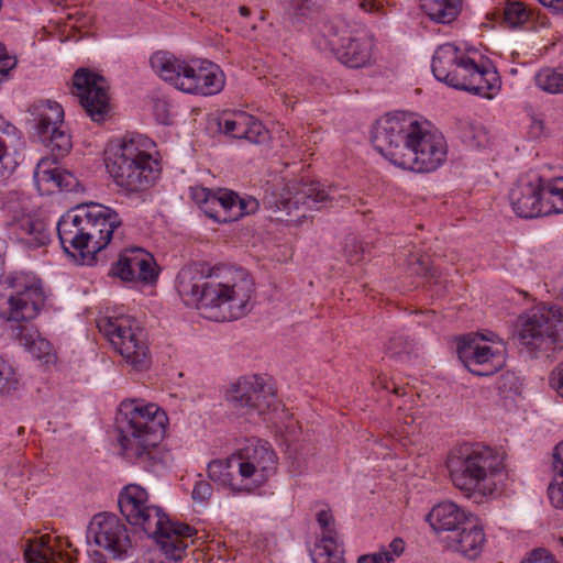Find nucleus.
I'll return each instance as SVG.
<instances>
[{
	"label": "nucleus",
	"mask_w": 563,
	"mask_h": 563,
	"mask_svg": "<svg viewBox=\"0 0 563 563\" xmlns=\"http://www.w3.org/2000/svg\"><path fill=\"white\" fill-rule=\"evenodd\" d=\"M88 541L108 551L112 559L121 560L131 548L125 525L113 514L96 515L87 531Z\"/></svg>",
	"instance_id": "16"
},
{
	"label": "nucleus",
	"mask_w": 563,
	"mask_h": 563,
	"mask_svg": "<svg viewBox=\"0 0 563 563\" xmlns=\"http://www.w3.org/2000/svg\"><path fill=\"white\" fill-rule=\"evenodd\" d=\"M152 69L177 89L194 95L212 96L224 87V74L210 60L177 58L169 52L158 51L150 58Z\"/></svg>",
	"instance_id": "5"
},
{
	"label": "nucleus",
	"mask_w": 563,
	"mask_h": 563,
	"mask_svg": "<svg viewBox=\"0 0 563 563\" xmlns=\"http://www.w3.org/2000/svg\"><path fill=\"white\" fill-rule=\"evenodd\" d=\"M258 209V201L253 197L235 198V208L233 213V221L239 220L241 217L252 214Z\"/></svg>",
	"instance_id": "46"
},
{
	"label": "nucleus",
	"mask_w": 563,
	"mask_h": 563,
	"mask_svg": "<svg viewBox=\"0 0 563 563\" xmlns=\"http://www.w3.org/2000/svg\"><path fill=\"white\" fill-rule=\"evenodd\" d=\"M477 64L463 52V60L455 66L454 71L450 75L448 80L444 82L449 87L459 90L467 91L470 81L473 77V70H475Z\"/></svg>",
	"instance_id": "38"
},
{
	"label": "nucleus",
	"mask_w": 563,
	"mask_h": 563,
	"mask_svg": "<svg viewBox=\"0 0 563 563\" xmlns=\"http://www.w3.org/2000/svg\"><path fill=\"white\" fill-rule=\"evenodd\" d=\"M405 550V542L400 538H395L387 547H383L379 551L391 559V563L399 558Z\"/></svg>",
	"instance_id": "51"
},
{
	"label": "nucleus",
	"mask_w": 563,
	"mask_h": 563,
	"mask_svg": "<svg viewBox=\"0 0 563 563\" xmlns=\"http://www.w3.org/2000/svg\"><path fill=\"white\" fill-rule=\"evenodd\" d=\"M236 467V456L231 455L225 460H213L208 464V477L222 486H228L233 492H243L241 479H236L232 468Z\"/></svg>",
	"instance_id": "33"
},
{
	"label": "nucleus",
	"mask_w": 563,
	"mask_h": 563,
	"mask_svg": "<svg viewBox=\"0 0 563 563\" xmlns=\"http://www.w3.org/2000/svg\"><path fill=\"white\" fill-rule=\"evenodd\" d=\"M357 563H391V559L384 552L377 551L361 555Z\"/></svg>",
	"instance_id": "53"
},
{
	"label": "nucleus",
	"mask_w": 563,
	"mask_h": 563,
	"mask_svg": "<svg viewBox=\"0 0 563 563\" xmlns=\"http://www.w3.org/2000/svg\"><path fill=\"white\" fill-rule=\"evenodd\" d=\"M111 273L124 282L151 283L157 277L153 257L141 247L124 250Z\"/></svg>",
	"instance_id": "21"
},
{
	"label": "nucleus",
	"mask_w": 563,
	"mask_h": 563,
	"mask_svg": "<svg viewBox=\"0 0 563 563\" xmlns=\"http://www.w3.org/2000/svg\"><path fill=\"white\" fill-rule=\"evenodd\" d=\"M422 123L415 113L397 111L386 114L377 121L372 143L377 152L399 166Z\"/></svg>",
	"instance_id": "8"
},
{
	"label": "nucleus",
	"mask_w": 563,
	"mask_h": 563,
	"mask_svg": "<svg viewBox=\"0 0 563 563\" xmlns=\"http://www.w3.org/2000/svg\"><path fill=\"white\" fill-rule=\"evenodd\" d=\"M4 283L12 289L7 300L8 320L20 322L34 319L45 302L42 287L27 283L23 276H8Z\"/></svg>",
	"instance_id": "17"
},
{
	"label": "nucleus",
	"mask_w": 563,
	"mask_h": 563,
	"mask_svg": "<svg viewBox=\"0 0 563 563\" xmlns=\"http://www.w3.org/2000/svg\"><path fill=\"white\" fill-rule=\"evenodd\" d=\"M446 155L444 136L424 121L398 167L416 173H432L443 165Z\"/></svg>",
	"instance_id": "11"
},
{
	"label": "nucleus",
	"mask_w": 563,
	"mask_h": 563,
	"mask_svg": "<svg viewBox=\"0 0 563 563\" xmlns=\"http://www.w3.org/2000/svg\"><path fill=\"white\" fill-rule=\"evenodd\" d=\"M329 45L338 59L350 68H361L371 65L373 59L374 38L366 30L333 32Z\"/></svg>",
	"instance_id": "18"
},
{
	"label": "nucleus",
	"mask_w": 563,
	"mask_h": 563,
	"mask_svg": "<svg viewBox=\"0 0 563 563\" xmlns=\"http://www.w3.org/2000/svg\"><path fill=\"white\" fill-rule=\"evenodd\" d=\"M73 92L86 113L95 122H102L110 110L106 79L88 69L79 68L73 76Z\"/></svg>",
	"instance_id": "14"
},
{
	"label": "nucleus",
	"mask_w": 563,
	"mask_h": 563,
	"mask_svg": "<svg viewBox=\"0 0 563 563\" xmlns=\"http://www.w3.org/2000/svg\"><path fill=\"white\" fill-rule=\"evenodd\" d=\"M421 10L434 22L450 24L462 9V0H420Z\"/></svg>",
	"instance_id": "32"
},
{
	"label": "nucleus",
	"mask_w": 563,
	"mask_h": 563,
	"mask_svg": "<svg viewBox=\"0 0 563 563\" xmlns=\"http://www.w3.org/2000/svg\"><path fill=\"white\" fill-rule=\"evenodd\" d=\"M331 188H327L319 181H310L301 184L295 191L294 196L280 201L283 209L290 213L291 208L299 209V206H306L308 209H320L321 206L331 200Z\"/></svg>",
	"instance_id": "28"
},
{
	"label": "nucleus",
	"mask_w": 563,
	"mask_h": 563,
	"mask_svg": "<svg viewBox=\"0 0 563 563\" xmlns=\"http://www.w3.org/2000/svg\"><path fill=\"white\" fill-rule=\"evenodd\" d=\"M445 547L468 560L479 556L486 542L483 527L472 519L442 539Z\"/></svg>",
	"instance_id": "24"
},
{
	"label": "nucleus",
	"mask_w": 563,
	"mask_h": 563,
	"mask_svg": "<svg viewBox=\"0 0 563 563\" xmlns=\"http://www.w3.org/2000/svg\"><path fill=\"white\" fill-rule=\"evenodd\" d=\"M85 218L91 229V241L93 243L95 253H100L110 243L115 235L117 230L122 224L119 213L109 207L90 203L82 206Z\"/></svg>",
	"instance_id": "20"
},
{
	"label": "nucleus",
	"mask_w": 563,
	"mask_h": 563,
	"mask_svg": "<svg viewBox=\"0 0 563 563\" xmlns=\"http://www.w3.org/2000/svg\"><path fill=\"white\" fill-rule=\"evenodd\" d=\"M239 12L242 16H249L251 14V10L245 5H241Z\"/></svg>",
	"instance_id": "61"
},
{
	"label": "nucleus",
	"mask_w": 563,
	"mask_h": 563,
	"mask_svg": "<svg viewBox=\"0 0 563 563\" xmlns=\"http://www.w3.org/2000/svg\"><path fill=\"white\" fill-rule=\"evenodd\" d=\"M14 338L32 356L48 363L53 356V346L49 341L41 338L38 331L29 324L18 323L12 328Z\"/></svg>",
	"instance_id": "30"
},
{
	"label": "nucleus",
	"mask_w": 563,
	"mask_h": 563,
	"mask_svg": "<svg viewBox=\"0 0 563 563\" xmlns=\"http://www.w3.org/2000/svg\"><path fill=\"white\" fill-rule=\"evenodd\" d=\"M498 79L496 70L477 65L476 69L473 70V77L468 82L467 91L474 95L486 96L498 87Z\"/></svg>",
	"instance_id": "37"
},
{
	"label": "nucleus",
	"mask_w": 563,
	"mask_h": 563,
	"mask_svg": "<svg viewBox=\"0 0 563 563\" xmlns=\"http://www.w3.org/2000/svg\"><path fill=\"white\" fill-rule=\"evenodd\" d=\"M212 495V486L207 481H198L196 482L191 497L195 501L198 503H205L207 501Z\"/></svg>",
	"instance_id": "49"
},
{
	"label": "nucleus",
	"mask_w": 563,
	"mask_h": 563,
	"mask_svg": "<svg viewBox=\"0 0 563 563\" xmlns=\"http://www.w3.org/2000/svg\"><path fill=\"white\" fill-rule=\"evenodd\" d=\"M317 521L321 534L311 554L313 563H345L343 545L335 530L332 512L329 509L319 510Z\"/></svg>",
	"instance_id": "22"
},
{
	"label": "nucleus",
	"mask_w": 563,
	"mask_h": 563,
	"mask_svg": "<svg viewBox=\"0 0 563 563\" xmlns=\"http://www.w3.org/2000/svg\"><path fill=\"white\" fill-rule=\"evenodd\" d=\"M115 424L121 455L126 461L151 472L165 463L167 454L161 444L169 420L158 405L124 400L119 405Z\"/></svg>",
	"instance_id": "2"
},
{
	"label": "nucleus",
	"mask_w": 563,
	"mask_h": 563,
	"mask_svg": "<svg viewBox=\"0 0 563 563\" xmlns=\"http://www.w3.org/2000/svg\"><path fill=\"white\" fill-rule=\"evenodd\" d=\"M214 191L205 187H192L190 189L192 200L203 211L205 209L211 210L209 207L210 198Z\"/></svg>",
	"instance_id": "47"
},
{
	"label": "nucleus",
	"mask_w": 563,
	"mask_h": 563,
	"mask_svg": "<svg viewBox=\"0 0 563 563\" xmlns=\"http://www.w3.org/2000/svg\"><path fill=\"white\" fill-rule=\"evenodd\" d=\"M463 60V52L452 43L440 45L432 57L431 69L437 80L445 82L455 66Z\"/></svg>",
	"instance_id": "31"
},
{
	"label": "nucleus",
	"mask_w": 563,
	"mask_h": 563,
	"mask_svg": "<svg viewBox=\"0 0 563 563\" xmlns=\"http://www.w3.org/2000/svg\"><path fill=\"white\" fill-rule=\"evenodd\" d=\"M494 333L483 335L479 333H467L459 338L456 353L465 368L476 376H490L495 374L500 363L498 355L485 342H493Z\"/></svg>",
	"instance_id": "15"
},
{
	"label": "nucleus",
	"mask_w": 563,
	"mask_h": 563,
	"mask_svg": "<svg viewBox=\"0 0 563 563\" xmlns=\"http://www.w3.org/2000/svg\"><path fill=\"white\" fill-rule=\"evenodd\" d=\"M218 129L224 135L245 140L253 144L263 143L268 133L261 121L245 112L233 113L229 118L219 119Z\"/></svg>",
	"instance_id": "25"
},
{
	"label": "nucleus",
	"mask_w": 563,
	"mask_h": 563,
	"mask_svg": "<svg viewBox=\"0 0 563 563\" xmlns=\"http://www.w3.org/2000/svg\"><path fill=\"white\" fill-rule=\"evenodd\" d=\"M521 563H556L552 555L544 549H537L530 553V556Z\"/></svg>",
	"instance_id": "52"
},
{
	"label": "nucleus",
	"mask_w": 563,
	"mask_h": 563,
	"mask_svg": "<svg viewBox=\"0 0 563 563\" xmlns=\"http://www.w3.org/2000/svg\"><path fill=\"white\" fill-rule=\"evenodd\" d=\"M254 283L243 268L234 271L196 262L183 267L176 289L187 307L218 308L223 319H239L250 310Z\"/></svg>",
	"instance_id": "1"
},
{
	"label": "nucleus",
	"mask_w": 563,
	"mask_h": 563,
	"mask_svg": "<svg viewBox=\"0 0 563 563\" xmlns=\"http://www.w3.org/2000/svg\"><path fill=\"white\" fill-rule=\"evenodd\" d=\"M2 58H12V57L8 55L5 46L0 43V62L2 60Z\"/></svg>",
	"instance_id": "60"
},
{
	"label": "nucleus",
	"mask_w": 563,
	"mask_h": 563,
	"mask_svg": "<svg viewBox=\"0 0 563 563\" xmlns=\"http://www.w3.org/2000/svg\"><path fill=\"white\" fill-rule=\"evenodd\" d=\"M82 206L68 210L57 222L56 230L64 252L84 265L98 263L91 241L90 225L86 221Z\"/></svg>",
	"instance_id": "12"
},
{
	"label": "nucleus",
	"mask_w": 563,
	"mask_h": 563,
	"mask_svg": "<svg viewBox=\"0 0 563 563\" xmlns=\"http://www.w3.org/2000/svg\"><path fill=\"white\" fill-rule=\"evenodd\" d=\"M120 512L132 525L140 527L158 545L152 563H178L188 547L195 529L186 523L172 521L159 507L148 505L147 492L135 484L125 486L119 494Z\"/></svg>",
	"instance_id": "3"
},
{
	"label": "nucleus",
	"mask_w": 563,
	"mask_h": 563,
	"mask_svg": "<svg viewBox=\"0 0 563 563\" xmlns=\"http://www.w3.org/2000/svg\"><path fill=\"white\" fill-rule=\"evenodd\" d=\"M334 30V26H329L328 29V36H331L332 31Z\"/></svg>",
	"instance_id": "63"
},
{
	"label": "nucleus",
	"mask_w": 563,
	"mask_h": 563,
	"mask_svg": "<svg viewBox=\"0 0 563 563\" xmlns=\"http://www.w3.org/2000/svg\"><path fill=\"white\" fill-rule=\"evenodd\" d=\"M553 482L549 485L548 495L553 507L563 509V441L553 452Z\"/></svg>",
	"instance_id": "36"
},
{
	"label": "nucleus",
	"mask_w": 563,
	"mask_h": 563,
	"mask_svg": "<svg viewBox=\"0 0 563 563\" xmlns=\"http://www.w3.org/2000/svg\"><path fill=\"white\" fill-rule=\"evenodd\" d=\"M322 0H283L284 20L291 25L302 23L317 13Z\"/></svg>",
	"instance_id": "34"
},
{
	"label": "nucleus",
	"mask_w": 563,
	"mask_h": 563,
	"mask_svg": "<svg viewBox=\"0 0 563 563\" xmlns=\"http://www.w3.org/2000/svg\"><path fill=\"white\" fill-rule=\"evenodd\" d=\"M400 390H401V389L395 388V389H393V393H394L396 396H405V395H406V393L404 391V393H401V394H400V393H399Z\"/></svg>",
	"instance_id": "62"
},
{
	"label": "nucleus",
	"mask_w": 563,
	"mask_h": 563,
	"mask_svg": "<svg viewBox=\"0 0 563 563\" xmlns=\"http://www.w3.org/2000/svg\"><path fill=\"white\" fill-rule=\"evenodd\" d=\"M550 387H563V362L558 364L550 376Z\"/></svg>",
	"instance_id": "54"
},
{
	"label": "nucleus",
	"mask_w": 563,
	"mask_h": 563,
	"mask_svg": "<svg viewBox=\"0 0 563 563\" xmlns=\"http://www.w3.org/2000/svg\"><path fill=\"white\" fill-rule=\"evenodd\" d=\"M543 213H563V177L545 179L542 177Z\"/></svg>",
	"instance_id": "35"
},
{
	"label": "nucleus",
	"mask_w": 563,
	"mask_h": 563,
	"mask_svg": "<svg viewBox=\"0 0 563 563\" xmlns=\"http://www.w3.org/2000/svg\"><path fill=\"white\" fill-rule=\"evenodd\" d=\"M504 22L511 29L526 23L530 18V11L520 1H507L504 10Z\"/></svg>",
	"instance_id": "43"
},
{
	"label": "nucleus",
	"mask_w": 563,
	"mask_h": 563,
	"mask_svg": "<svg viewBox=\"0 0 563 563\" xmlns=\"http://www.w3.org/2000/svg\"><path fill=\"white\" fill-rule=\"evenodd\" d=\"M518 341L532 358L550 357L560 342L563 314L555 306H537L519 319Z\"/></svg>",
	"instance_id": "7"
},
{
	"label": "nucleus",
	"mask_w": 563,
	"mask_h": 563,
	"mask_svg": "<svg viewBox=\"0 0 563 563\" xmlns=\"http://www.w3.org/2000/svg\"><path fill=\"white\" fill-rule=\"evenodd\" d=\"M504 460V454L490 446L463 443L449 452L445 464L454 487L482 504L507 479Z\"/></svg>",
	"instance_id": "4"
},
{
	"label": "nucleus",
	"mask_w": 563,
	"mask_h": 563,
	"mask_svg": "<svg viewBox=\"0 0 563 563\" xmlns=\"http://www.w3.org/2000/svg\"><path fill=\"white\" fill-rule=\"evenodd\" d=\"M98 327L128 363L136 368L147 365L148 347L143 330L133 327L132 320L125 317L104 318L98 322Z\"/></svg>",
	"instance_id": "13"
},
{
	"label": "nucleus",
	"mask_w": 563,
	"mask_h": 563,
	"mask_svg": "<svg viewBox=\"0 0 563 563\" xmlns=\"http://www.w3.org/2000/svg\"><path fill=\"white\" fill-rule=\"evenodd\" d=\"M51 158L43 157L34 170V183L42 195L53 194L55 190L77 191L80 184L77 177L58 167H51Z\"/></svg>",
	"instance_id": "26"
},
{
	"label": "nucleus",
	"mask_w": 563,
	"mask_h": 563,
	"mask_svg": "<svg viewBox=\"0 0 563 563\" xmlns=\"http://www.w3.org/2000/svg\"><path fill=\"white\" fill-rule=\"evenodd\" d=\"M19 382L11 365L0 357V387H11Z\"/></svg>",
	"instance_id": "48"
},
{
	"label": "nucleus",
	"mask_w": 563,
	"mask_h": 563,
	"mask_svg": "<svg viewBox=\"0 0 563 563\" xmlns=\"http://www.w3.org/2000/svg\"><path fill=\"white\" fill-rule=\"evenodd\" d=\"M95 555H96V556H98V559H97V560L100 562V560H99V559H101V558H102V554H101V553H99V552H95Z\"/></svg>",
	"instance_id": "64"
},
{
	"label": "nucleus",
	"mask_w": 563,
	"mask_h": 563,
	"mask_svg": "<svg viewBox=\"0 0 563 563\" xmlns=\"http://www.w3.org/2000/svg\"><path fill=\"white\" fill-rule=\"evenodd\" d=\"M235 456L243 492L251 493L264 486L277 472L278 457L267 441H251Z\"/></svg>",
	"instance_id": "10"
},
{
	"label": "nucleus",
	"mask_w": 563,
	"mask_h": 563,
	"mask_svg": "<svg viewBox=\"0 0 563 563\" xmlns=\"http://www.w3.org/2000/svg\"><path fill=\"white\" fill-rule=\"evenodd\" d=\"M32 128L38 141L46 147L53 163L67 156L73 148V140L64 122V110L55 101H40L30 108Z\"/></svg>",
	"instance_id": "9"
},
{
	"label": "nucleus",
	"mask_w": 563,
	"mask_h": 563,
	"mask_svg": "<svg viewBox=\"0 0 563 563\" xmlns=\"http://www.w3.org/2000/svg\"><path fill=\"white\" fill-rule=\"evenodd\" d=\"M213 199H217L216 191L212 194V196H211V198H210V205H209V207L211 208V210H209V209H205V210H203V213H205L208 218L212 219V220L216 222V216L218 214V211H219V209H220V206H219V205H216V203L213 205V202H212V200H213Z\"/></svg>",
	"instance_id": "58"
},
{
	"label": "nucleus",
	"mask_w": 563,
	"mask_h": 563,
	"mask_svg": "<svg viewBox=\"0 0 563 563\" xmlns=\"http://www.w3.org/2000/svg\"><path fill=\"white\" fill-rule=\"evenodd\" d=\"M466 511L452 501L435 505L427 516V521L437 532H451L457 530L470 520Z\"/></svg>",
	"instance_id": "29"
},
{
	"label": "nucleus",
	"mask_w": 563,
	"mask_h": 563,
	"mask_svg": "<svg viewBox=\"0 0 563 563\" xmlns=\"http://www.w3.org/2000/svg\"><path fill=\"white\" fill-rule=\"evenodd\" d=\"M68 541L48 534L29 540L24 550L26 563H74V555L65 551Z\"/></svg>",
	"instance_id": "23"
},
{
	"label": "nucleus",
	"mask_w": 563,
	"mask_h": 563,
	"mask_svg": "<svg viewBox=\"0 0 563 563\" xmlns=\"http://www.w3.org/2000/svg\"><path fill=\"white\" fill-rule=\"evenodd\" d=\"M361 7L364 9V10H367V11H372L374 10L375 8V4L373 3L372 0H363Z\"/></svg>",
	"instance_id": "59"
},
{
	"label": "nucleus",
	"mask_w": 563,
	"mask_h": 563,
	"mask_svg": "<svg viewBox=\"0 0 563 563\" xmlns=\"http://www.w3.org/2000/svg\"><path fill=\"white\" fill-rule=\"evenodd\" d=\"M536 86L544 92L563 93V68L545 67L534 75Z\"/></svg>",
	"instance_id": "39"
},
{
	"label": "nucleus",
	"mask_w": 563,
	"mask_h": 563,
	"mask_svg": "<svg viewBox=\"0 0 563 563\" xmlns=\"http://www.w3.org/2000/svg\"><path fill=\"white\" fill-rule=\"evenodd\" d=\"M416 265L418 267H412V272L418 275H427L428 274V265H429V257L421 255L416 258Z\"/></svg>",
	"instance_id": "56"
},
{
	"label": "nucleus",
	"mask_w": 563,
	"mask_h": 563,
	"mask_svg": "<svg viewBox=\"0 0 563 563\" xmlns=\"http://www.w3.org/2000/svg\"><path fill=\"white\" fill-rule=\"evenodd\" d=\"M509 200L515 213L525 219H532L543 213L542 177L530 173L518 178L509 192Z\"/></svg>",
	"instance_id": "19"
},
{
	"label": "nucleus",
	"mask_w": 563,
	"mask_h": 563,
	"mask_svg": "<svg viewBox=\"0 0 563 563\" xmlns=\"http://www.w3.org/2000/svg\"><path fill=\"white\" fill-rule=\"evenodd\" d=\"M10 228L16 241L29 249L45 246L51 241L46 222L32 214L15 216L10 223Z\"/></svg>",
	"instance_id": "27"
},
{
	"label": "nucleus",
	"mask_w": 563,
	"mask_h": 563,
	"mask_svg": "<svg viewBox=\"0 0 563 563\" xmlns=\"http://www.w3.org/2000/svg\"><path fill=\"white\" fill-rule=\"evenodd\" d=\"M217 199H213V205H219L220 209L216 216L217 223L233 222V213L235 208V198L238 194L229 189H218L216 191Z\"/></svg>",
	"instance_id": "41"
},
{
	"label": "nucleus",
	"mask_w": 563,
	"mask_h": 563,
	"mask_svg": "<svg viewBox=\"0 0 563 563\" xmlns=\"http://www.w3.org/2000/svg\"><path fill=\"white\" fill-rule=\"evenodd\" d=\"M11 162L10 155L7 152L5 142L0 139V183L9 178L12 174L13 168L9 166Z\"/></svg>",
	"instance_id": "50"
},
{
	"label": "nucleus",
	"mask_w": 563,
	"mask_h": 563,
	"mask_svg": "<svg viewBox=\"0 0 563 563\" xmlns=\"http://www.w3.org/2000/svg\"><path fill=\"white\" fill-rule=\"evenodd\" d=\"M415 343L408 336L397 333L389 339L386 354L397 362H408L415 354Z\"/></svg>",
	"instance_id": "40"
},
{
	"label": "nucleus",
	"mask_w": 563,
	"mask_h": 563,
	"mask_svg": "<svg viewBox=\"0 0 563 563\" xmlns=\"http://www.w3.org/2000/svg\"><path fill=\"white\" fill-rule=\"evenodd\" d=\"M544 7L550 8L555 13H563V0H539Z\"/></svg>",
	"instance_id": "57"
},
{
	"label": "nucleus",
	"mask_w": 563,
	"mask_h": 563,
	"mask_svg": "<svg viewBox=\"0 0 563 563\" xmlns=\"http://www.w3.org/2000/svg\"><path fill=\"white\" fill-rule=\"evenodd\" d=\"M463 142L473 147H483L488 144V132L482 124L463 121L460 125Z\"/></svg>",
	"instance_id": "42"
},
{
	"label": "nucleus",
	"mask_w": 563,
	"mask_h": 563,
	"mask_svg": "<svg viewBox=\"0 0 563 563\" xmlns=\"http://www.w3.org/2000/svg\"><path fill=\"white\" fill-rule=\"evenodd\" d=\"M15 66L14 58H2L0 62V84L8 77L9 71Z\"/></svg>",
	"instance_id": "55"
},
{
	"label": "nucleus",
	"mask_w": 563,
	"mask_h": 563,
	"mask_svg": "<svg viewBox=\"0 0 563 563\" xmlns=\"http://www.w3.org/2000/svg\"><path fill=\"white\" fill-rule=\"evenodd\" d=\"M140 136L124 137L108 152L106 167L114 184L129 194L150 188L159 177L157 159L143 148Z\"/></svg>",
	"instance_id": "6"
},
{
	"label": "nucleus",
	"mask_w": 563,
	"mask_h": 563,
	"mask_svg": "<svg viewBox=\"0 0 563 563\" xmlns=\"http://www.w3.org/2000/svg\"><path fill=\"white\" fill-rule=\"evenodd\" d=\"M274 384L272 376L264 374H247L238 378L231 387H269Z\"/></svg>",
	"instance_id": "45"
},
{
	"label": "nucleus",
	"mask_w": 563,
	"mask_h": 563,
	"mask_svg": "<svg viewBox=\"0 0 563 563\" xmlns=\"http://www.w3.org/2000/svg\"><path fill=\"white\" fill-rule=\"evenodd\" d=\"M265 389H227L225 398L240 407L254 406L253 399Z\"/></svg>",
	"instance_id": "44"
}]
</instances>
